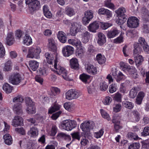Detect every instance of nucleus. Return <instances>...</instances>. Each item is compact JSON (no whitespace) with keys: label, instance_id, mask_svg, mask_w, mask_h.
<instances>
[{"label":"nucleus","instance_id":"20e7f679","mask_svg":"<svg viewBox=\"0 0 149 149\" xmlns=\"http://www.w3.org/2000/svg\"><path fill=\"white\" fill-rule=\"evenodd\" d=\"M57 59L56 58L54 61V68L56 70L55 71L57 74L61 75L64 79L67 80L68 78L67 71L64 68L59 65H57Z\"/></svg>","mask_w":149,"mask_h":149},{"label":"nucleus","instance_id":"393cba45","mask_svg":"<svg viewBox=\"0 0 149 149\" xmlns=\"http://www.w3.org/2000/svg\"><path fill=\"white\" fill-rule=\"evenodd\" d=\"M143 61V58L141 55H138L134 57V61L137 67L141 65Z\"/></svg>","mask_w":149,"mask_h":149},{"label":"nucleus","instance_id":"6e6d98bb","mask_svg":"<svg viewBox=\"0 0 149 149\" xmlns=\"http://www.w3.org/2000/svg\"><path fill=\"white\" fill-rule=\"evenodd\" d=\"M23 35L22 32L19 30H17L15 32L16 38L18 39H20Z\"/></svg>","mask_w":149,"mask_h":149},{"label":"nucleus","instance_id":"3c124183","mask_svg":"<svg viewBox=\"0 0 149 149\" xmlns=\"http://www.w3.org/2000/svg\"><path fill=\"white\" fill-rule=\"evenodd\" d=\"M104 133V131L103 129H101L99 131L95 132L94 136L96 138H100L103 135Z\"/></svg>","mask_w":149,"mask_h":149},{"label":"nucleus","instance_id":"8fccbe9b","mask_svg":"<svg viewBox=\"0 0 149 149\" xmlns=\"http://www.w3.org/2000/svg\"><path fill=\"white\" fill-rule=\"evenodd\" d=\"M113 98L116 101L118 102H121L122 99V95L119 93H117L115 94Z\"/></svg>","mask_w":149,"mask_h":149},{"label":"nucleus","instance_id":"c9c22d12","mask_svg":"<svg viewBox=\"0 0 149 149\" xmlns=\"http://www.w3.org/2000/svg\"><path fill=\"white\" fill-rule=\"evenodd\" d=\"M134 53L135 54H138L140 53L142 50L141 47L137 43H135L134 44Z\"/></svg>","mask_w":149,"mask_h":149},{"label":"nucleus","instance_id":"2eb2a0df","mask_svg":"<svg viewBox=\"0 0 149 149\" xmlns=\"http://www.w3.org/2000/svg\"><path fill=\"white\" fill-rule=\"evenodd\" d=\"M100 23V22L95 21L90 24L88 26V30L90 32L95 33L96 30L99 28Z\"/></svg>","mask_w":149,"mask_h":149},{"label":"nucleus","instance_id":"79ce46f5","mask_svg":"<svg viewBox=\"0 0 149 149\" xmlns=\"http://www.w3.org/2000/svg\"><path fill=\"white\" fill-rule=\"evenodd\" d=\"M123 106L127 109H131L133 108L134 105L131 102L125 101L123 102Z\"/></svg>","mask_w":149,"mask_h":149},{"label":"nucleus","instance_id":"09e8293b","mask_svg":"<svg viewBox=\"0 0 149 149\" xmlns=\"http://www.w3.org/2000/svg\"><path fill=\"white\" fill-rule=\"evenodd\" d=\"M25 100L26 107L34 105V102L32 101L30 98L29 97H26Z\"/></svg>","mask_w":149,"mask_h":149},{"label":"nucleus","instance_id":"4d7b16f0","mask_svg":"<svg viewBox=\"0 0 149 149\" xmlns=\"http://www.w3.org/2000/svg\"><path fill=\"white\" fill-rule=\"evenodd\" d=\"M72 137L73 139H75L79 140L80 139L81 136L79 132H74L71 134Z\"/></svg>","mask_w":149,"mask_h":149},{"label":"nucleus","instance_id":"f8f14e48","mask_svg":"<svg viewBox=\"0 0 149 149\" xmlns=\"http://www.w3.org/2000/svg\"><path fill=\"white\" fill-rule=\"evenodd\" d=\"M74 51V48L69 45L65 46L62 50L63 54L65 57H68L71 55L73 53Z\"/></svg>","mask_w":149,"mask_h":149},{"label":"nucleus","instance_id":"13d9d810","mask_svg":"<svg viewBox=\"0 0 149 149\" xmlns=\"http://www.w3.org/2000/svg\"><path fill=\"white\" fill-rule=\"evenodd\" d=\"M142 31L145 33L149 32V26L147 24H143L142 26Z\"/></svg>","mask_w":149,"mask_h":149},{"label":"nucleus","instance_id":"0e129e2a","mask_svg":"<svg viewBox=\"0 0 149 149\" xmlns=\"http://www.w3.org/2000/svg\"><path fill=\"white\" fill-rule=\"evenodd\" d=\"M127 136L130 139H133L134 140H136L138 138V137L137 135H134V134L132 132H129L127 134Z\"/></svg>","mask_w":149,"mask_h":149},{"label":"nucleus","instance_id":"338daca9","mask_svg":"<svg viewBox=\"0 0 149 149\" xmlns=\"http://www.w3.org/2000/svg\"><path fill=\"white\" fill-rule=\"evenodd\" d=\"M123 37L120 35L114 40V42L116 43H120L123 42Z\"/></svg>","mask_w":149,"mask_h":149},{"label":"nucleus","instance_id":"774afa93","mask_svg":"<svg viewBox=\"0 0 149 149\" xmlns=\"http://www.w3.org/2000/svg\"><path fill=\"white\" fill-rule=\"evenodd\" d=\"M87 89L89 94H92L95 91V89L93 86H89L88 87Z\"/></svg>","mask_w":149,"mask_h":149},{"label":"nucleus","instance_id":"2f4dec72","mask_svg":"<svg viewBox=\"0 0 149 149\" xmlns=\"http://www.w3.org/2000/svg\"><path fill=\"white\" fill-rule=\"evenodd\" d=\"M45 56L47 63L49 64H52L54 59L53 55L51 53L47 52L45 53Z\"/></svg>","mask_w":149,"mask_h":149},{"label":"nucleus","instance_id":"e2e57ef3","mask_svg":"<svg viewBox=\"0 0 149 149\" xmlns=\"http://www.w3.org/2000/svg\"><path fill=\"white\" fill-rule=\"evenodd\" d=\"M121 106L120 104H116L115 107H113V109L114 111L117 112L119 111L121 109Z\"/></svg>","mask_w":149,"mask_h":149},{"label":"nucleus","instance_id":"0eeeda50","mask_svg":"<svg viewBox=\"0 0 149 149\" xmlns=\"http://www.w3.org/2000/svg\"><path fill=\"white\" fill-rule=\"evenodd\" d=\"M23 80L21 75L17 73H13L9 78L10 82L13 85H18Z\"/></svg>","mask_w":149,"mask_h":149},{"label":"nucleus","instance_id":"f3484780","mask_svg":"<svg viewBox=\"0 0 149 149\" xmlns=\"http://www.w3.org/2000/svg\"><path fill=\"white\" fill-rule=\"evenodd\" d=\"M119 33V31L117 29L115 28L108 31L107 33V36L109 38H113L118 35Z\"/></svg>","mask_w":149,"mask_h":149},{"label":"nucleus","instance_id":"a19ab883","mask_svg":"<svg viewBox=\"0 0 149 149\" xmlns=\"http://www.w3.org/2000/svg\"><path fill=\"white\" fill-rule=\"evenodd\" d=\"M138 92L137 88H132L130 91L129 96L130 98H133L137 95Z\"/></svg>","mask_w":149,"mask_h":149},{"label":"nucleus","instance_id":"5701e85b","mask_svg":"<svg viewBox=\"0 0 149 149\" xmlns=\"http://www.w3.org/2000/svg\"><path fill=\"white\" fill-rule=\"evenodd\" d=\"M91 36L90 33L86 31L84 32L82 36L81 40L83 43H86L88 41Z\"/></svg>","mask_w":149,"mask_h":149},{"label":"nucleus","instance_id":"49530a36","mask_svg":"<svg viewBox=\"0 0 149 149\" xmlns=\"http://www.w3.org/2000/svg\"><path fill=\"white\" fill-rule=\"evenodd\" d=\"M100 111L102 116L103 118L107 119L108 120H110L109 115L106 111L103 109H101Z\"/></svg>","mask_w":149,"mask_h":149},{"label":"nucleus","instance_id":"c756f323","mask_svg":"<svg viewBox=\"0 0 149 149\" xmlns=\"http://www.w3.org/2000/svg\"><path fill=\"white\" fill-rule=\"evenodd\" d=\"M35 1L29 6L30 9L33 11L38 9L40 6V3L39 1L37 0Z\"/></svg>","mask_w":149,"mask_h":149},{"label":"nucleus","instance_id":"a878e982","mask_svg":"<svg viewBox=\"0 0 149 149\" xmlns=\"http://www.w3.org/2000/svg\"><path fill=\"white\" fill-rule=\"evenodd\" d=\"M3 138L6 144L9 145L12 144L13 142L12 138L9 134H7L4 135Z\"/></svg>","mask_w":149,"mask_h":149},{"label":"nucleus","instance_id":"7c9ffc66","mask_svg":"<svg viewBox=\"0 0 149 149\" xmlns=\"http://www.w3.org/2000/svg\"><path fill=\"white\" fill-rule=\"evenodd\" d=\"M12 62L11 61L8 60L4 64V66L3 68V71H8L12 69Z\"/></svg>","mask_w":149,"mask_h":149},{"label":"nucleus","instance_id":"de8ad7c7","mask_svg":"<svg viewBox=\"0 0 149 149\" xmlns=\"http://www.w3.org/2000/svg\"><path fill=\"white\" fill-rule=\"evenodd\" d=\"M5 54L4 48L2 43L0 42V57H3Z\"/></svg>","mask_w":149,"mask_h":149},{"label":"nucleus","instance_id":"4c0bfd02","mask_svg":"<svg viewBox=\"0 0 149 149\" xmlns=\"http://www.w3.org/2000/svg\"><path fill=\"white\" fill-rule=\"evenodd\" d=\"M60 106V105L55 103L53 106L51 107L49 110V113L52 114L55 111L58 110Z\"/></svg>","mask_w":149,"mask_h":149},{"label":"nucleus","instance_id":"052dcab7","mask_svg":"<svg viewBox=\"0 0 149 149\" xmlns=\"http://www.w3.org/2000/svg\"><path fill=\"white\" fill-rule=\"evenodd\" d=\"M15 131L17 133L22 135H24L25 133L24 130L22 127L16 128L15 129Z\"/></svg>","mask_w":149,"mask_h":149},{"label":"nucleus","instance_id":"37998d69","mask_svg":"<svg viewBox=\"0 0 149 149\" xmlns=\"http://www.w3.org/2000/svg\"><path fill=\"white\" fill-rule=\"evenodd\" d=\"M121 117L118 114L114 115L113 117L112 122L113 123H119Z\"/></svg>","mask_w":149,"mask_h":149},{"label":"nucleus","instance_id":"f03ea898","mask_svg":"<svg viewBox=\"0 0 149 149\" xmlns=\"http://www.w3.org/2000/svg\"><path fill=\"white\" fill-rule=\"evenodd\" d=\"M116 12L118 17L116 23L119 25H122L126 22L127 18L126 14L125 8L123 7L120 8L116 11Z\"/></svg>","mask_w":149,"mask_h":149},{"label":"nucleus","instance_id":"603ef678","mask_svg":"<svg viewBox=\"0 0 149 149\" xmlns=\"http://www.w3.org/2000/svg\"><path fill=\"white\" fill-rule=\"evenodd\" d=\"M104 6L109 8H113L114 7L113 4L111 2L110 0H106L104 1Z\"/></svg>","mask_w":149,"mask_h":149},{"label":"nucleus","instance_id":"72a5a7b5","mask_svg":"<svg viewBox=\"0 0 149 149\" xmlns=\"http://www.w3.org/2000/svg\"><path fill=\"white\" fill-rule=\"evenodd\" d=\"M58 128L55 125H53L51 131H47L49 135L51 136H54L57 132Z\"/></svg>","mask_w":149,"mask_h":149},{"label":"nucleus","instance_id":"f704fd0d","mask_svg":"<svg viewBox=\"0 0 149 149\" xmlns=\"http://www.w3.org/2000/svg\"><path fill=\"white\" fill-rule=\"evenodd\" d=\"M96 58L97 61L100 64L104 63L106 61V58L104 56L100 54L97 55Z\"/></svg>","mask_w":149,"mask_h":149},{"label":"nucleus","instance_id":"5fc2aeb1","mask_svg":"<svg viewBox=\"0 0 149 149\" xmlns=\"http://www.w3.org/2000/svg\"><path fill=\"white\" fill-rule=\"evenodd\" d=\"M101 23L100 26L101 28L103 30H105L112 25L111 24L107 23Z\"/></svg>","mask_w":149,"mask_h":149},{"label":"nucleus","instance_id":"680f3d73","mask_svg":"<svg viewBox=\"0 0 149 149\" xmlns=\"http://www.w3.org/2000/svg\"><path fill=\"white\" fill-rule=\"evenodd\" d=\"M138 41L139 42L138 44H140L142 46L147 43L145 41V39L142 37L139 38L138 39Z\"/></svg>","mask_w":149,"mask_h":149},{"label":"nucleus","instance_id":"4be33fe9","mask_svg":"<svg viewBox=\"0 0 149 149\" xmlns=\"http://www.w3.org/2000/svg\"><path fill=\"white\" fill-rule=\"evenodd\" d=\"M71 67L72 68L78 70L79 68V64L76 58H72L70 61Z\"/></svg>","mask_w":149,"mask_h":149},{"label":"nucleus","instance_id":"a18cd8bd","mask_svg":"<svg viewBox=\"0 0 149 149\" xmlns=\"http://www.w3.org/2000/svg\"><path fill=\"white\" fill-rule=\"evenodd\" d=\"M100 89L102 91H106L108 87V85L106 84L105 82L103 81L101 82L100 84Z\"/></svg>","mask_w":149,"mask_h":149},{"label":"nucleus","instance_id":"aec40b11","mask_svg":"<svg viewBox=\"0 0 149 149\" xmlns=\"http://www.w3.org/2000/svg\"><path fill=\"white\" fill-rule=\"evenodd\" d=\"M6 43L9 45H11L15 42V40L13 33L10 32L9 33L6 38Z\"/></svg>","mask_w":149,"mask_h":149},{"label":"nucleus","instance_id":"412c9836","mask_svg":"<svg viewBox=\"0 0 149 149\" xmlns=\"http://www.w3.org/2000/svg\"><path fill=\"white\" fill-rule=\"evenodd\" d=\"M48 46L49 49L51 51L55 50L56 47L54 40L52 38H49L48 39Z\"/></svg>","mask_w":149,"mask_h":149},{"label":"nucleus","instance_id":"58836bf2","mask_svg":"<svg viewBox=\"0 0 149 149\" xmlns=\"http://www.w3.org/2000/svg\"><path fill=\"white\" fill-rule=\"evenodd\" d=\"M3 88L7 93H10L12 90V87L8 83H6L4 84Z\"/></svg>","mask_w":149,"mask_h":149},{"label":"nucleus","instance_id":"c85d7f7f","mask_svg":"<svg viewBox=\"0 0 149 149\" xmlns=\"http://www.w3.org/2000/svg\"><path fill=\"white\" fill-rule=\"evenodd\" d=\"M38 131L37 129L35 127H33L28 132V134L32 137L36 136L38 135Z\"/></svg>","mask_w":149,"mask_h":149},{"label":"nucleus","instance_id":"9d476101","mask_svg":"<svg viewBox=\"0 0 149 149\" xmlns=\"http://www.w3.org/2000/svg\"><path fill=\"white\" fill-rule=\"evenodd\" d=\"M139 20L136 17H132L128 18L127 21V25L131 28H136L139 25Z\"/></svg>","mask_w":149,"mask_h":149},{"label":"nucleus","instance_id":"69168bd1","mask_svg":"<svg viewBox=\"0 0 149 149\" xmlns=\"http://www.w3.org/2000/svg\"><path fill=\"white\" fill-rule=\"evenodd\" d=\"M112 100V99L111 97L107 96L106 97L104 101V104L105 105H109L111 102Z\"/></svg>","mask_w":149,"mask_h":149},{"label":"nucleus","instance_id":"423d86ee","mask_svg":"<svg viewBox=\"0 0 149 149\" xmlns=\"http://www.w3.org/2000/svg\"><path fill=\"white\" fill-rule=\"evenodd\" d=\"M76 121L70 119L63 121L62 123V126L63 128L67 131H70L77 126Z\"/></svg>","mask_w":149,"mask_h":149},{"label":"nucleus","instance_id":"a211bd4d","mask_svg":"<svg viewBox=\"0 0 149 149\" xmlns=\"http://www.w3.org/2000/svg\"><path fill=\"white\" fill-rule=\"evenodd\" d=\"M97 13L99 15H106L108 18L111 17L112 13L109 10L105 9L104 8H101L99 9L97 11Z\"/></svg>","mask_w":149,"mask_h":149},{"label":"nucleus","instance_id":"c03bdc74","mask_svg":"<svg viewBox=\"0 0 149 149\" xmlns=\"http://www.w3.org/2000/svg\"><path fill=\"white\" fill-rule=\"evenodd\" d=\"M132 113L134 116L135 120L136 122L139 121L140 119L139 113L136 110L133 111H132Z\"/></svg>","mask_w":149,"mask_h":149},{"label":"nucleus","instance_id":"cd10ccee","mask_svg":"<svg viewBox=\"0 0 149 149\" xmlns=\"http://www.w3.org/2000/svg\"><path fill=\"white\" fill-rule=\"evenodd\" d=\"M29 65L33 71H36L39 66L38 63L34 61H31L29 62Z\"/></svg>","mask_w":149,"mask_h":149},{"label":"nucleus","instance_id":"ddd939ff","mask_svg":"<svg viewBox=\"0 0 149 149\" xmlns=\"http://www.w3.org/2000/svg\"><path fill=\"white\" fill-rule=\"evenodd\" d=\"M85 69L88 73L94 75L97 73V70L96 67L90 63H88L86 64Z\"/></svg>","mask_w":149,"mask_h":149},{"label":"nucleus","instance_id":"b1692460","mask_svg":"<svg viewBox=\"0 0 149 149\" xmlns=\"http://www.w3.org/2000/svg\"><path fill=\"white\" fill-rule=\"evenodd\" d=\"M57 37L60 41L63 43L66 42L67 40V37L65 33L63 31H60L57 35Z\"/></svg>","mask_w":149,"mask_h":149},{"label":"nucleus","instance_id":"dca6fc26","mask_svg":"<svg viewBox=\"0 0 149 149\" xmlns=\"http://www.w3.org/2000/svg\"><path fill=\"white\" fill-rule=\"evenodd\" d=\"M23 121V119L21 117L16 116L13 120L12 125L15 127L21 125L22 124Z\"/></svg>","mask_w":149,"mask_h":149},{"label":"nucleus","instance_id":"bb28decb","mask_svg":"<svg viewBox=\"0 0 149 149\" xmlns=\"http://www.w3.org/2000/svg\"><path fill=\"white\" fill-rule=\"evenodd\" d=\"M65 14L70 17L74 15L75 14V11L74 9L70 7H67L65 9Z\"/></svg>","mask_w":149,"mask_h":149},{"label":"nucleus","instance_id":"39448f33","mask_svg":"<svg viewBox=\"0 0 149 149\" xmlns=\"http://www.w3.org/2000/svg\"><path fill=\"white\" fill-rule=\"evenodd\" d=\"M41 52L40 47H32L29 49L27 57L29 58H39V54Z\"/></svg>","mask_w":149,"mask_h":149},{"label":"nucleus","instance_id":"bf43d9fd","mask_svg":"<svg viewBox=\"0 0 149 149\" xmlns=\"http://www.w3.org/2000/svg\"><path fill=\"white\" fill-rule=\"evenodd\" d=\"M141 134L143 136H146L149 135V127H145L143 132L141 133Z\"/></svg>","mask_w":149,"mask_h":149},{"label":"nucleus","instance_id":"4468645a","mask_svg":"<svg viewBox=\"0 0 149 149\" xmlns=\"http://www.w3.org/2000/svg\"><path fill=\"white\" fill-rule=\"evenodd\" d=\"M112 75L118 82H119L121 80L124 79L125 77V76L120 72L118 71L116 69L113 71Z\"/></svg>","mask_w":149,"mask_h":149},{"label":"nucleus","instance_id":"6e6552de","mask_svg":"<svg viewBox=\"0 0 149 149\" xmlns=\"http://www.w3.org/2000/svg\"><path fill=\"white\" fill-rule=\"evenodd\" d=\"M81 95V93L78 91L71 89L69 90L65 94L66 99L71 100L78 98Z\"/></svg>","mask_w":149,"mask_h":149},{"label":"nucleus","instance_id":"864d4df0","mask_svg":"<svg viewBox=\"0 0 149 149\" xmlns=\"http://www.w3.org/2000/svg\"><path fill=\"white\" fill-rule=\"evenodd\" d=\"M140 147L139 143H135L131 144L128 147V149H138Z\"/></svg>","mask_w":149,"mask_h":149},{"label":"nucleus","instance_id":"6ab92c4d","mask_svg":"<svg viewBox=\"0 0 149 149\" xmlns=\"http://www.w3.org/2000/svg\"><path fill=\"white\" fill-rule=\"evenodd\" d=\"M97 36L98 44L100 45H103L106 42V38L105 36L102 33L99 32L97 34Z\"/></svg>","mask_w":149,"mask_h":149},{"label":"nucleus","instance_id":"473e14b6","mask_svg":"<svg viewBox=\"0 0 149 149\" xmlns=\"http://www.w3.org/2000/svg\"><path fill=\"white\" fill-rule=\"evenodd\" d=\"M23 43L26 45H29L32 43V40L31 38L28 34H26L23 38Z\"/></svg>","mask_w":149,"mask_h":149},{"label":"nucleus","instance_id":"9b49d317","mask_svg":"<svg viewBox=\"0 0 149 149\" xmlns=\"http://www.w3.org/2000/svg\"><path fill=\"white\" fill-rule=\"evenodd\" d=\"M93 12L91 10H88L84 13V17L82 18V22L84 25L89 23L93 17Z\"/></svg>","mask_w":149,"mask_h":149},{"label":"nucleus","instance_id":"f257e3e1","mask_svg":"<svg viewBox=\"0 0 149 149\" xmlns=\"http://www.w3.org/2000/svg\"><path fill=\"white\" fill-rule=\"evenodd\" d=\"M23 100V97L21 95H18L13 99V102L16 103L14 104L13 109L14 112L17 114L22 113V106L21 103Z\"/></svg>","mask_w":149,"mask_h":149},{"label":"nucleus","instance_id":"7ed1b4c3","mask_svg":"<svg viewBox=\"0 0 149 149\" xmlns=\"http://www.w3.org/2000/svg\"><path fill=\"white\" fill-rule=\"evenodd\" d=\"M94 126V124L92 121H86L81 124L80 128L84 132L85 137L90 138L91 136L90 130L93 129Z\"/></svg>","mask_w":149,"mask_h":149},{"label":"nucleus","instance_id":"ea45409f","mask_svg":"<svg viewBox=\"0 0 149 149\" xmlns=\"http://www.w3.org/2000/svg\"><path fill=\"white\" fill-rule=\"evenodd\" d=\"M90 76L84 73L80 75V79L83 82L86 83L87 81L90 79Z\"/></svg>","mask_w":149,"mask_h":149},{"label":"nucleus","instance_id":"e433bc0d","mask_svg":"<svg viewBox=\"0 0 149 149\" xmlns=\"http://www.w3.org/2000/svg\"><path fill=\"white\" fill-rule=\"evenodd\" d=\"M26 111L29 114H32L35 113L36 112V111L34 105L27 107Z\"/></svg>","mask_w":149,"mask_h":149},{"label":"nucleus","instance_id":"1a4fd4ad","mask_svg":"<svg viewBox=\"0 0 149 149\" xmlns=\"http://www.w3.org/2000/svg\"><path fill=\"white\" fill-rule=\"evenodd\" d=\"M81 25L79 23L75 22L71 23L70 33L73 36H75L80 31Z\"/></svg>","mask_w":149,"mask_h":149}]
</instances>
